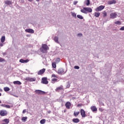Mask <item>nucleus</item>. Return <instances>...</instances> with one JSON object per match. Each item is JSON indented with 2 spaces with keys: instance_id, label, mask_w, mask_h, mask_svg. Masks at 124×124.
Returning <instances> with one entry per match:
<instances>
[{
  "instance_id": "f257e3e1",
  "label": "nucleus",
  "mask_w": 124,
  "mask_h": 124,
  "mask_svg": "<svg viewBox=\"0 0 124 124\" xmlns=\"http://www.w3.org/2000/svg\"><path fill=\"white\" fill-rule=\"evenodd\" d=\"M82 13H84V14H88V13H91L93 12V9L90 7H84L83 9L80 10Z\"/></svg>"
},
{
  "instance_id": "f03ea898",
  "label": "nucleus",
  "mask_w": 124,
  "mask_h": 124,
  "mask_svg": "<svg viewBox=\"0 0 124 124\" xmlns=\"http://www.w3.org/2000/svg\"><path fill=\"white\" fill-rule=\"evenodd\" d=\"M49 49L48 46L46 44H43L41 48H40V51L42 53H47V50Z\"/></svg>"
},
{
  "instance_id": "7ed1b4c3",
  "label": "nucleus",
  "mask_w": 124,
  "mask_h": 124,
  "mask_svg": "<svg viewBox=\"0 0 124 124\" xmlns=\"http://www.w3.org/2000/svg\"><path fill=\"white\" fill-rule=\"evenodd\" d=\"M35 93H36V94L42 95V94H45V93H46V92L41 90H36L35 91Z\"/></svg>"
},
{
  "instance_id": "20e7f679",
  "label": "nucleus",
  "mask_w": 124,
  "mask_h": 124,
  "mask_svg": "<svg viewBox=\"0 0 124 124\" xmlns=\"http://www.w3.org/2000/svg\"><path fill=\"white\" fill-rule=\"evenodd\" d=\"M0 115L2 117L6 116L7 115V111L6 110H2L0 111Z\"/></svg>"
},
{
  "instance_id": "39448f33",
  "label": "nucleus",
  "mask_w": 124,
  "mask_h": 124,
  "mask_svg": "<svg viewBox=\"0 0 124 124\" xmlns=\"http://www.w3.org/2000/svg\"><path fill=\"white\" fill-rule=\"evenodd\" d=\"M117 16H118V15L116 13H112L110 14V19H115V18H117Z\"/></svg>"
},
{
  "instance_id": "423d86ee",
  "label": "nucleus",
  "mask_w": 124,
  "mask_h": 124,
  "mask_svg": "<svg viewBox=\"0 0 124 124\" xmlns=\"http://www.w3.org/2000/svg\"><path fill=\"white\" fill-rule=\"evenodd\" d=\"M41 83L42 84H45L46 85H47V84H48V80H47V78H42Z\"/></svg>"
},
{
  "instance_id": "0eeeda50",
  "label": "nucleus",
  "mask_w": 124,
  "mask_h": 124,
  "mask_svg": "<svg viewBox=\"0 0 124 124\" xmlns=\"http://www.w3.org/2000/svg\"><path fill=\"white\" fill-rule=\"evenodd\" d=\"M104 8H105V6L101 5L96 8L95 10L96 11H101V10H103Z\"/></svg>"
},
{
  "instance_id": "6e6552de",
  "label": "nucleus",
  "mask_w": 124,
  "mask_h": 124,
  "mask_svg": "<svg viewBox=\"0 0 124 124\" xmlns=\"http://www.w3.org/2000/svg\"><path fill=\"white\" fill-rule=\"evenodd\" d=\"M25 80L29 82H34V81H35V79L34 78H30V77L26 78Z\"/></svg>"
},
{
  "instance_id": "1a4fd4ad",
  "label": "nucleus",
  "mask_w": 124,
  "mask_h": 124,
  "mask_svg": "<svg viewBox=\"0 0 124 124\" xmlns=\"http://www.w3.org/2000/svg\"><path fill=\"white\" fill-rule=\"evenodd\" d=\"M80 114L82 118H85L86 117V111L83 109H80Z\"/></svg>"
},
{
  "instance_id": "9d476101",
  "label": "nucleus",
  "mask_w": 124,
  "mask_h": 124,
  "mask_svg": "<svg viewBox=\"0 0 124 124\" xmlns=\"http://www.w3.org/2000/svg\"><path fill=\"white\" fill-rule=\"evenodd\" d=\"M25 31L26 32H29V33H34V31L31 29H26Z\"/></svg>"
},
{
  "instance_id": "9b49d317",
  "label": "nucleus",
  "mask_w": 124,
  "mask_h": 124,
  "mask_svg": "<svg viewBox=\"0 0 124 124\" xmlns=\"http://www.w3.org/2000/svg\"><path fill=\"white\" fill-rule=\"evenodd\" d=\"M65 106L67 109H70V106H71V103L69 102H67L65 104Z\"/></svg>"
},
{
  "instance_id": "f8f14e48",
  "label": "nucleus",
  "mask_w": 124,
  "mask_h": 124,
  "mask_svg": "<svg viewBox=\"0 0 124 124\" xmlns=\"http://www.w3.org/2000/svg\"><path fill=\"white\" fill-rule=\"evenodd\" d=\"M4 2L5 4H7V5H11V4H12V1L9 0H5Z\"/></svg>"
},
{
  "instance_id": "ddd939ff",
  "label": "nucleus",
  "mask_w": 124,
  "mask_h": 124,
  "mask_svg": "<svg viewBox=\"0 0 124 124\" xmlns=\"http://www.w3.org/2000/svg\"><path fill=\"white\" fill-rule=\"evenodd\" d=\"M45 72V69H42L38 72V75H42Z\"/></svg>"
},
{
  "instance_id": "4468645a",
  "label": "nucleus",
  "mask_w": 124,
  "mask_h": 124,
  "mask_svg": "<svg viewBox=\"0 0 124 124\" xmlns=\"http://www.w3.org/2000/svg\"><path fill=\"white\" fill-rule=\"evenodd\" d=\"M72 122L75 123V124H78V123L80 122V120H79L78 118H74L72 120Z\"/></svg>"
},
{
  "instance_id": "2eb2a0df",
  "label": "nucleus",
  "mask_w": 124,
  "mask_h": 124,
  "mask_svg": "<svg viewBox=\"0 0 124 124\" xmlns=\"http://www.w3.org/2000/svg\"><path fill=\"white\" fill-rule=\"evenodd\" d=\"M91 109L93 112H96V111H97V108L95 106L91 107Z\"/></svg>"
},
{
  "instance_id": "dca6fc26",
  "label": "nucleus",
  "mask_w": 124,
  "mask_h": 124,
  "mask_svg": "<svg viewBox=\"0 0 124 124\" xmlns=\"http://www.w3.org/2000/svg\"><path fill=\"white\" fill-rule=\"evenodd\" d=\"M58 72L59 74H62L63 73V69L62 68H60L58 69Z\"/></svg>"
},
{
  "instance_id": "f3484780",
  "label": "nucleus",
  "mask_w": 124,
  "mask_h": 124,
  "mask_svg": "<svg viewBox=\"0 0 124 124\" xmlns=\"http://www.w3.org/2000/svg\"><path fill=\"white\" fill-rule=\"evenodd\" d=\"M54 41L56 43H58V44H60V42H59V37L57 36H55L54 38Z\"/></svg>"
},
{
  "instance_id": "a211bd4d",
  "label": "nucleus",
  "mask_w": 124,
  "mask_h": 124,
  "mask_svg": "<svg viewBox=\"0 0 124 124\" xmlns=\"http://www.w3.org/2000/svg\"><path fill=\"white\" fill-rule=\"evenodd\" d=\"M14 85H21L22 83L20 81H15L13 82Z\"/></svg>"
},
{
  "instance_id": "6ab92c4d",
  "label": "nucleus",
  "mask_w": 124,
  "mask_h": 124,
  "mask_svg": "<svg viewBox=\"0 0 124 124\" xmlns=\"http://www.w3.org/2000/svg\"><path fill=\"white\" fill-rule=\"evenodd\" d=\"M117 1L115 0H112L108 2V4H113L114 3H116Z\"/></svg>"
},
{
  "instance_id": "aec40b11",
  "label": "nucleus",
  "mask_w": 124,
  "mask_h": 124,
  "mask_svg": "<svg viewBox=\"0 0 124 124\" xmlns=\"http://www.w3.org/2000/svg\"><path fill=\"white\" fill-rule=\"evenodd\" d=\"M84 3H85L86 5L89 6V4H91V1H90V0H86L84 1Z\"/></svg>"
},
{
  "instance_id": "412c9836",
  "label": "nucleus",
  "mask_w": 124,
  "mask_h": 124,
  "mask_svg": "<svg viewBox=\"0 0 124 124\" xmlns=\"http://www.w3.org/2000/svg\"><path fill=\"white\" fill-rule=\"evenodd\" d=\"M94 16L95 17H97V18L98 17H99V16H100V13H96V12H95V13H94Z\"/></svg>"
},
{
  "instance_id": "4be33fe9",
  "label": "nucleus",
  "mask_w": 124,
  "mask_h": 124,
  "mask_svg": "<svg viewBox=\"0 0 124 124\" xmlns=\"http://www.w3.org/2000/svg\"><path fill=\"white\" fill-rule=\"evenodd\" d=\"M0 40H1V42L2 43H3V42H4V41H5V36H2Z\"/></svg>"
},
{
  "instance_id": "5701e85b",
  "label": "nucleus",
  "mask_w": 124,
  "mask_h": 124,
  "mask_svg": "<svg viewBox=\"0 0 124 124\" xmlns=\"http://www.w3.org/2000/svg\"><path fill=\"white\" fill-rule=\"evenodd\" d=\"M4 91L5 92H9V91H10V88H9V87H4Z\"/></svg>"
},
{
  "instance_id": "b1692460",
  "label": "nucleus",
  "mask_w": 124,
  "mask_h": 124,
  "mask_svg": "<svg viewBox=\"0 0 124 124\" xmlns=\"http://www.w3.org/2000/svg\"><path fill=\"white\" fill-rule=\"evenodd\" d=\"M77 17L78 19H80V20H83V19H84V17H83V16L80 15H77Z\"/></svg>"
},
{
  "instance_id": "393cba45",
  "label": "nucleus",
  "mask_w": 124,
  "mask_h": 124,
  "mask_svg": "<svg viewBox=\"0 0 124 124\" xmlns=\"http://www.w3.org/2000/svg\"><path fill=\"white\" fill-rule=\"evenodd\" d=\"M79 114H80V111L74 112V116H75V117H77V116H78V115H79Z\"/></svg>"
},
{
  "instance_id": "a878e982",
  "label": "nucleus",
  "mask_w": 124,
  "mask_h": 124,
  "mask_svg": "<svg viewBox=\"0 0 124 124\" xmlns=\"http://www.w3.org/2000/svg\"><path fill=\"white\" fill-rule=\"evenodd\" d=\"M61 90H62V87H58L56 89V92H59V91H61Z\"/></svg>"
},
{
  "instance_id": "bb28decb",
  "label": "nucleus",
  "mask_w": 124,
  "mask_h": 124,
  "mask_svg": "<svg viewBox=\"0 0 124 124\" xmlns=\"http://www.w3.org/2000/svg\"><path fill=\"white\" fill-rule=\"evenodd\" d=\"M46 122V120L45 119H42L40 121V124H45Z\"/></svg>"
},
{
  "instance_id": "cd10ccee",
  "label": "nucleus",
  "mask_w": 124,
  "mask_h": 124,
  "mask_svg": "<svg viewBox=\"0 0 124 124\" xmlns=\"http://www.w3.org/2000/svg\"><path fill=\"white\" fill-rule=\"evenodd\" d=\"M3 121H4L5 123H6V124H8V123H9V120L7 119H5L3 120Z\"/></svg>"
},
{
  "instance_id": "c85d7f7f",
  "label": "nucleus",
  "mask_w": 124,
  "mask_h": 124,
  "mask_svg": "<svg viewBox=\"0 0 124 124\" xmlns=\"http://www.w3.org/2000/svg\"><path fill=\"white\" fill-rule=\"evenodd\" d=\"M27 119H28L27 117H23L22 118V121H23V122H26V121H27Z\"/></svg>"
},
{
  "instance_id": "c756f323",
  "label": "nucleus",
  "mask_w": 124,
  "mask_h": 124,
  "mask_svg": "<svg viewBox=\"0 0 124 124\" xmlns=\"http://www.w3.org/2000/svg\"><path fill=\"white\" fill-rule=\"evenodd\" d=\"M116 25H121L122 23L120 21H117L114 23Z\"/></svg>"
},
{
  "instance_id": "7c9ffc66",
  "label": "nucleus",
  "mask_w": 124,
  "mask_h": 124,
  "mask_svg": "<svg viewBox=\"0 0 124 124\" xmlns=\"http://www.w3.org/2000/svg\"><path fill=\"white\" fill-rule=\"evenodd\" d=\"M71 14H72V16H73V17H74V18H76V13L71 12Z\"/></svg>"
},
{
  "instance_id": "2f4dec72",
  "label": "nucleus",
  "mask_w": 124,
  "mask_h": 124,
  "mask_svg": "<svg viewBox=\"0 0 124 124\" xmlns=\"http://www.w3.org/2000/svg\"><path fill=\"white\" fill-rule=\"evenodd\" d=\"M52 67H53V68H56V67H57V65H56V63L55 62H53L52 64Z\"/></svg>"
},
{
  "instance_id": "473e14b6",
  "label": "nucleus",
  "mask_w": 124,
  "mask_h": 124,
  "mask_svg": "<svg viewBox=\"0 0 124 124\" xmlns=\"http://www.w3.org/2000/svg\"><path fill=\"white\" fill-rule=\"evenodd\" d=\"M5 62V60L3 59L1 57H0V62Z\"/></svg>"
},
{
  "instance_id": "72a5a7b5",
  "label": "nucleus",
  "mask_w": 124,
  "mask_h": 124,
  "mask_svg": "<svg viewBox=\"0 0 124 124\" xmlns=\"http://www.w3.org/2000/svg\"><path fill=\"white\" fill-rule=\"evenodd\" d=\"M67 84L66 88L67 89H69V88L70 87V83H69V81L67 82Z\"/></svg>"
},
{
  "instance_id": "f704fd0d",
  "label": "nucleus",
  "mask_w": 124,
  "mask_h": 124,
  "mask_svg": "<svg viewBox=\"0 0 124 124\" xmlns=\"http://www.w3.org/2000/svg\"><path fill=\"white\" fill-rule=\"evenodd\" d=\"M19 62H21V63H25V60H24V59H20L19 60Z\"/></svg>"
},
{
  "instance_id": "c9c22d12",
  "label": "nucleus",
  "mask_w": 124,
  "mask_h": 124,
  "mask_svg": "<svg viewBox=\"0 0 124 124\" xmlns=\"http://www.w3.org/2000/svg\"><path fill=\"white\" fill-rule=\"evenodd\" d=\"M77 36H78V37H81V36H83V34L79 33L77 34Z\"/></svg>"
},
{
  "instance_id": "e433bc0d",
  "label": "nucleus",
  "mask_w": 124,
  "mask_h": 124,
  "mask_svg": "<svg viewBox=\"0 0 124 124\" xmlns=\"http://www.w3.org/2000/svg\"><path fill=\"white\" fill-rule=\"evenodd\" d=\"M57 81H58V79H57V78H52V82H57Z\"/></svg>"
},
{
  "instance_id": "4c0bfd02",
  "label": "nucleus",
  "mask_w": 124,
  "mask_h": 124,
  "mask_svg": "<svg viewBox=\"0 0 124 124\" xmlns=\"http://www.w3.org/2000/svg\"><path fill=\"white\" fill-rule=\"evenodd\" d=\"M103 14H104V17H106V16H107V13H106V12H104L103 13Z\"/></svg>"
},
{
  "instance_id": "58836bf2",
  "label": "nucleus",
  "mask_w": 124,
  "mask_h": 124,
  "mask_svg": "<svg viewBox=\"0 0 124 124\" xmlns=\"http://www.w3.org/2000/svg\"><path fill=\"white\" fill-rule=\"evenodd\" d=\"M74 68L75 69H79L80 67H79L78 66H75Z\"/></svg>"
},
{
  "instance_id": "ea45409f",
  "label": "nucleus",
  "mask_w": 124,
  "mask_h": 124,
  "mask_svg": "<svg viewBox=\"0 0 124 124\" xmlns=\"http://www.w3.org/2000/svg\"><path fill=\"white\" fill-rule=\"evenodd\" d=\"M60 61H61V59H60V58H57V59H56V62H60Z\"/></svg>"
},
{
  "instance_id": "a19ab883",
  "label": "nucleus",
  "mask_w": 124,
  "mask_h": 124,
  "mask_svg": "<svg viewBox=\"0 0 124 124\" xmlns=\"http://www.w3.org/2000/svg\"><path fill=\"white\" fill-rule=\"evenodd\" d=\"M78 3V1H74V5H76Z\"/></svg>"
},
{
  "instance_id": "79ce46f5",
  "label": "nucleus",
  "mask_w": 124,
  "mask_h": 124,
  "mask_svg": "<svg viewBox=\"0 0 124 124\" xmlns=\"http://www.w3.org/2000/svg\"><path fill=\"white\" fill-rule=\"evenodd\" d=\"M5 107L6 108H10V106L8 105H6V106H5Z\"/></svg>"
},
{
  "instance_id": "37998d69",
  "label": "nucleus",
  "mask_w": 124,
  "mask_h": 124,
  "mask_svg": "<svg viewBox=\"0 0 124 124\" xmlns=\"http://www.w3.org/2000/svg\"><path fill=\"white\" fill-rule=\"evenodd\" d=\"M30 62V60H29V59H27V60H24V63L25 62Z\"/></svg>"
},
{
  "instance_id": "c03bdc74",
  "label": "nucleus",
  "mask_w": 124,
  "mask_h": 124,
  "mask_svg": "<svg viewBox=\"0 0 124 124\" xmlns=\"http://www.w3.org/2000/svg\"><path fill=\"white\" fill-rule=\"evenodd\" d=\"M120 31H124V26L121 27V28L120 29Z\"/></svg>"
},
{
  "instance_id": "a18cd8bd",
  "label": "nucleus",
  "mask_w": 124,
  "mask_h": 124,
  "mask_svg": "<svg viewBox=\"0 0 124 124\" xmlns=\"http://www.w3.org/2000/svg\"><path fill=\"white\" fill-rule=\"evenodd\" d=\"M26 112H27V110L24 109L23 110L22 113H23V114H25V113H26Z\"/></svg>"
},
{
  "instance_id": "49530a36",
  "label": "nucleus",
  "mask_w": 124,
  "mask_h": 124,
  "mask_svg": "<svg viewBox=\"0 0 124 124\" xmlns=\"http://www.w3.org/2000/svg\"><path fill=\"white\" fill-rule=\"evenodd\" d=\"M6 106V105H5V104L1 105V106H2V107H5Z\"/></svg>"
},
{
  "instance_id": "de8ad7c7",
  "label": "nucleus",
  "mask_w": 124,
  "mask_h": 124,
  "mask_svg": "<svg viewBox=\"0 0 124 124\" xmlns=\"http://www.w3.org/2000/svg\"><path fill=\"white\" fill-rule=\"evenodd\" d=\"M82 107V104H78V107Z\"/></svg>"
},
{
  "instance_id": "09e8293b",
  "label": "nucleus",
  "mask_w": 124,
  "mask_h": 124,
  "mask_svg": "<svg viewBox=\"0 0 124 124\" xmlns=\"http://www.w3.org/2000/svg\"><path fill=\"white\" fill-rule=\"evenodd\" d=\"M52 77H54V78H57V76H56L55 75H52Z\"/></svg>"
},
{
  "instance_id": "8fccbe9b",
  "label": "nucleus",
  "mask_w": 124,
  "mask_h": 124,
  "mask_svg": "<svg viewBox=\"0 0 124 124\" xmlns=\"http://www.w3.org/2000/svg\"><path fill=\"white\" fill-rule=\"evenodd\" d=\"M0 46H1V47H2V46H3V45L0 42Z\"/></svg>"
},
{
  "instance_id": "3c124183",
  "label": "nucleus",
  "mask_w": 124,
  "mask_h": 124,
  "mask_svg": "<svg viewBox=\"0 0 124 124\" xmlns=\"http://www.w3.org/2000/svg\"><path fill=\"white\" fill-rule=\"evenodd\" d=\"M3 56H6V55H7V53L6 52H4L3 53Z\"/></svg>"
},
{
  "instance_id": "603ef678",
  "label": "nucleus",
  "mask_w": 124,
  "mask_h": 124,
  "mask_svg": "<svg viewBox=\"0 0 124 124\" xmlns=\"http://www.w3.org/2000/svg\"><path fill=\"white\" fill-rule=\"evenodd\" d=\"M48 114H50V113H51V110H49V111H48Z\"/></svg>"
},
{
  "instance_id": "864d4df0",
  "label": "nucleus",
  "mask_w": 124,
  "mask_h": 124,
  "mask_svg": "<svg viewBox=\"0 0 124 124\" xmlns=\"http://www.w3.org/2000/svg\"><path fill=\"white\" fill-rule=\"evenodd\" d=\"M29 0V1H30V2L32 1V0Z\"/></svg>"
},
{
  "instance_id": "5fc2aeb1",
  "label": "nucleus",
  "mask_w": 124,
  "mask_h": 124,
  "mask_svg": "<svg viewBox=\"0 0 124 124\" xmlns=\"http://www.w3.org/2000/svg\"><path fill=\"white\" fill-rule=\"evenodd\" d=\"M0 92H2V90L0 88Z\"/></svg>"
},
{
  "instance_id": "6e6d98bb",
  "label": "nucleus",
  "mask_w": 124,
  "mask_h": 124,
  "mask_svg": "<svg viewBox=\"0 0 124 124\" xmlns=\"http://www.w3.org/2000/svg\"><path fill=\"white\" fill-rule=\"evenodd\" d=\"M0 96H1V93H0Z\"/></svg>"
},
{
  "instance_id": "4d7b16f0",
  "label": "nucleus",
  "mask_w": 124,
  "mask_h": 124,
  "mask_svg": "<svg viewBox=\"0 0 124 124\" xmlns=\"http://www.w3.org/2000/svg\"><path fill=\"white\" fill-rule=\"evenodd\" d=\"M36 1H39V0H36Z\"/></svg>"
},
{
  "instance_id": "13d9d810",
  "label": "nucleus",
  "mask_w": 124,
  "mask_h": 124,
  "mask_svg": "<svg viewBox=\"0 0 124 124\" xmlns=\"http://www.w3.org/2000/svg\"><path fill=\"white\" fill-rule=\"evenodd\" d=\"M0 103H1V101H0Z\"/></svg>"
}]
</instances>
